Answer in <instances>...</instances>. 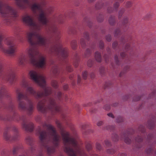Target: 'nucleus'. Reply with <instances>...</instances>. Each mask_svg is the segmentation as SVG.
Listing matches in <instances>:
<instances>
[{
    "label": "nucleus",
    "instance_id": "nucleus-55",
    "mask_svg": "<svg viewBox=\"0 0 156 156\" xmlns=\"http://www.w3.org/2000/svg\"><path fill=\"white\" fill-rule=\"evenodd\" d=\"M81 81V77L80 76L78 75L77 76V83L78 84H79L80 82Z\"/></svg>",
    "mask_w": 156,
    "mask_h": 156
},
{
    "label": "nucleus",
    "instance_id": "nucleus-50",
    "mask_svg": "<svg viewBox=\"0 0 156 156\" xmlns=\"http://www.w3.org/2000/svg\"><path fill=\"white\" fill-rule=\"evenodd\" d=\"M105 143L106 146L108 147H109L111 145L110 143L108 140H105Z\"/></svg>",
    "mask_w": 156,
    "mask_h": 156
},
{
    "label": "nucleus",
    "instance_id": "nucleus-60",
    "mask_svg": "<svg viewBox=\"0 0 156 156\" xmlns=\"http://www.w3.org/2000/svg\"><path fill=\"white\" fill-rule=\"evenodd\" d=\"M76 82H75V80H73L72 81V84L73 86H74Z\"/></svg>",
    "mask_w": 156,
    "mask_h": 156
},
{
    "label": "nucleus",
    "instance_id": "nucleus-15",
    "mask_svg": "<svg viewBox=\"0 0 156 156\" xmlns=\"http://www.w3.org/2000/svg\"><path fill=\"white\" fill-rule=\"evenodd\" d=\"M131 39V37L129 35H126L124 36H122L121 38V40L122 43H124L125 42H127L129 40H130Z\"/></svg>",
    "mask_w": 156,
    "mask_h": 156
},
{
    "label": "nucleus",
    "instance_id": "nucleus-54",
    "mask_svg": "<svg viewBox=\"0 0 156 156\" xmlns=\"http://www.w3.org/2000/svg\"><path fill=\"white\" fill-rule=\"evenodd\" d=\"M87 126V125L86 124H83L81 126V128L83 130L85 129Z\"/></svg>",
    "mask_w": 156,
    "mask_h": 156
},
{
    "label": "nucleus",
    "instance_id": "nucleus-22",
    "mask_svg": "<svg viewBox=\"0 0 156 156\" xmlns=\"http://www.w3.org/2000/svg\"><path fill=\"white\" fill-rule=\"evenodd\" d=\"M121 33L120 29H117L115 31L114 35L115 37H118L121 34Z\"/></svg>",
    "mask_w": 156,
    "mask_h": 156
},
{
    "label": "nucleus",
    "instance_id": "nucleus-33",
    "mask_svg": "<svg viewBox=\"0 0 156 156\" xmlns=\"http://www.w3.org/2000/svg\"><path fill=\"white\" fill-rule=\"evenodd\" d=\"M83 37L87 40H89V35L88 33L87 32H85L83 34Z\"/></svg>",
    "mask_w": 156,
    "mask_h": 156
},
{
    "label": "nucleus",
    "instance_id": "nucleus-3",
    "mask_svg": "<svg viewBox=\"0 0 156 156\" xmlns=\"http://www.w3.org/2000/svg\"><path fill=\"white\" fill-rule=\"evenodd\" d=\"M44 128L47 127L48 132L39 127L37 133L39 135L42 148L47 150L49 155L55 151V148L58 147L60 141V136L57 133L55 129L51 125L44 123L43 124Z\"/></svg>",
    "mask_w": 156,
    "mask_h": 156
},
{
    "label": "nucleus",
    "instance_id": "nucleus-38",
    "mask_svg": "<svg viewBox=\"0 0 156 156\" xmlns=\"http://www.w3.org/2000/svg\"><path fill=\"white\" fill-rule=\"evenodd\" d=\"M116 120L117 122H120L123 121V119L121 116H119L117 117Z\"/></svg>",
    "mask_w": 156,
    "mask_h": 156
},
{
    "label": "nucleus",
    "instance_id": "nucleus-28",
    "mask_svg": "<svg viewBox=\"0 0 156 156\" xmlns=\"http://www.w3.org/2000/svg\"><path fill=\"white\" fill-rule=\"evenodd\" d=\"M80 43L81 46L83 48H84L86 46V43L84 39L83 38H81L80 40Z\"/></svg>",
    "mask_w": 156,
    "mask_h": 156
},
{
    "label": "nucleus",
    "instance_id": "nucleus-34",
    "mask_svg": "<svg viewBox=\"0 0 156 156\" xmlns=\"http://www.w3.org/2000/svg\"><path fill=\"white\" fill-rule=\"evenodd\" d=\"M82 75L83 77V78L84 79H86L87 78L88 73L86 71H84L82 73Z\"/></svg>",
    "mask_w": 156,
    "mask_h": 156
},
{
    "label": "nucleus",
    "instance_id": "nucleus-30",
    "mask_svg": "<svg viewBox=\"0 0 156 156\" xmlns=\"http://www.w3.org/2000/svg\"><path fill=\"white\" fill-rule=\"evenodd\" d=\"M143 140V137L140 136H138L135 139V141L138 142H140L142 141Z\"/></svg>",
    "mask_w": 156,
    "mask_h": 156
},
{
    "label": "nucleus",
    "instance_id": "nucleus-62",
    "mask_svg": "<svg viewBox=\"0 0 156 156\" xmlns=\"http://www.w3.org/2000/svg\"><path fill=\"white\" fill-rule=\"evenodd\" d=\"M97 20L98 22H101L103 20V18H101V19L100 20L98 18Z\"/></svg>",
    "mask_w": 156,
    "mask_h": 156
},
{
    "label": "nucleus",
    "instance_id": "nucleus-44",
    "mask_svg": "<svg viewBox=\"0 0 156 156\" xmlns=\"http://www.w3.org/2000/svg\"><path fill=\"white\" fill-rule=\"evenodd\" d=\"M153 150L151 147L148 148L146 151L147 153L148 154H150L153 152Z\"/></svg>",
    "mask_w": 156,
    "mask_h": 156
},
{
    "label": "nucleus",
    "instance_id": "nucleus-10",
    "mask_svg": "<svg viewBox=\"0 0 156 156\" xmlns=\"http://www.w3.org/2000/svg\"><path fill=\"white\" fill-rule=\"evenodd\" d=\"M12 130L14 132L13 136H11L7 133V131L11 129L10 126H7L3 133L4 139L7 141L11 142L17 140L19 137V134L17 128L15 126L12 127Z\"/></svg>",
    "mask_w": 156,
    "mask_h": 156
},
{
    "label": "nucleus",
    "instance_id": "nucleus-63",
    "mask_svg": "<svg viewBox=\"0 0 156 156\" xmlns=\"http://www.w3.org/2000/svg\"><path fill=\"white\" fill-rule=\"evenodd\" d=\"M119 156H126V155L123 153L121 154H119Z\"/></svg>",
    "mask_w": 156,
    "mask_h": 156
},
{
    "label": "nucleus",
    "instance_id": "nucleus-13",
    "mask_svg": "<svg viewBox=\"0 0 156 156\" xmlns=\"http://www.w3.org/2000/svg\"><path fill=\"white\" fill-rule=\"evenodd\" d=\"M18 62L20 65H24L25 63H27L28 62L27 57L24 55H21L19 58Z\"/></svg>",
    "mask_w": 156,
    "mask_h": 156
},
{
    "label": "nucleus",
    "instance_id": "nucleus-18",
    "mask_svg": "<svg viewBox=\"0 0 156 156\" xmlns=\"http://www.w3.org/2000/svg\"><path fill=\"white\" fill-rule=\"evenodd\" d=\"M75 62L74 63V66L76 67L78 66V63L80 61V58L77 55H76L75 57Z\"/></svg>",
    "mask_w": 156,
    "mask_h": 156
},
{
    "label": "nucleus",
    "instance_id": "nucleus-59",
    "mask_svg": "<svg viewBox=\"0 0 156 156\" xmlns=\"http://www.w3.org/2000/svg\"><path fill=\"white\" fill-rule=\"evenodd\" d=\"M90 76L91 78H93L94 76V74L93 73H92L90 74Z\"/></svg>",
    "mask_w": 156,
    "mask_h": 156
},
{
    "label": "nucleus",
    "instance_id": "nucleus-17",
    "mask_svg": "<svg viewBox=\"0 0 156 156\" xmlns=\"http://www.w3.org/2000/svg\"><path fill=\"white\" fill-rule=\"evenodd\" d=\"M21 148V146L20 144L15 146L13 147L12 150V153L13 155L16 154L17 153L18 150Z\"/></svg>",
    "mask_w": 156,
    "mask_h": 156
},
{
    "label": "nucleus",
    "instance_id": "nucleus-39",
    "mask_svg": "<svg viewBox=\"0 0 156 156\" xmlns=\"http://www.w3.org/2000/svg\"><path fill=\"white\" fill-rule=\"evenodd\" d=\"M99 47L100 49H103L104 47V44L102 41H100L99 43Z\"/></svg>",
    "mask_w": 156,
    "mask_h": 156
},
{
    "label": "nucleus",
    "instance_id": "nucleus-61",
    "mask_svg": "<svg viewBox=\"0 0 156 156\" xmlns=\"http://www.w3.org/2000/svg\"><path fill=\"white\" fill-rule=\"evenodd\" d=\"M129 69V66H127L124 69V70L125 71V70H126L127 71V70H128V69Z\"/></svg>",
    "mask_w": 156,
    "mask_h": 156
},
{
    "label": "nucleus",
    "instance_id": "nucleus-9",
    "mask_svg": "<svg viewBox=\"0 0 156 156\" xmlns=\"http://www.w3.org/2000/svg\"><path fill=\"white\" fill-rule=\"evenodd\" d=\"M27 143L30 146V148L27 150L24 153L19 156H42V150L40 151L38 154L35 151V147L33 146V138L30 136H27L26 138Z\"/></svg>",
    "mask_w": 156,
    "mask_h": 156
},
{
    "label": "nucleus",
    "instance_id": "nucleus-46",
    "mask_svg": "<svg viewBox=\"0 0 156 156\" xmlns=\"http://www.w3.org/2000/svg\"><path fill=\"white\" fill-rule=\"evenodd\" d=\"M107 152L111 154H113L115 153V151L114 150L112 149H109L108 150Z\"/></svg>",
    "mask_w": 156,
    "mask_h": 156
},
{
    "label": "nucleus",
    "instance_id": "nucleus-35",
    "mask_svg": "<svg viewBox=\"0 0 156 156\" xmlns=\"http://www.w3.org/2000/svg\"><path fill=\"white\" fill-rule=\"evenodd\" d=\"M99 71L100 73L102 74H104L105 72V68L103 67H101L99 69Z\"/></svg>",
    "mask_w": 156,
    "mask_h": 156
},
{
    "label": "nucleus",
    "instance_id": "nucleus-43",
    "mask_svg": "<svg viewBox=\"0 0 156 156\" xmlns=\"http://www.w3.org/2000/svg\"><path fill=\"white\" fill-rule=\"evenodd\" d=\"M120 55L123 58L124 57H126L127 56V58L128 57V59H129V58L128 57V56H127V54H126L124 52H121L120 53Z\"/></svg>",
    "mask_w": 156,
    "mask_h": 156
},
{
    "label": "nucleus",
    "instance_id": "nucleus-31",
    "mask_svg": "<svg viewBox=\"0 0 156 156\" xmlns=\"http://www.w3.org/2000/svg\"><path fill=\"white\" fill-rule=\"evenodd\" d=\"M112 139L115 141H117L118 140L119 137L117 135L114 134L112 136Z\"/></svg>",
    "mask_w": 156,
    "mask_h": 156
},
{
    "label": "nucleus",
    "instance_id": "nucleus-64",
    "mask_svg": "<svg viewBox=\"0 0 156 156\" xmlns=\"http://www.w3.org/2000/svg\"><path fill=\"white\" fill-rule=\"evenodd\" d=\"M104 58L105 60V61L106 62H108V58H107L106 55L104 56Z\"/></svg>",
    "mask_w": 156,
    "mask_h": 156
},
{
    "label": "nucleus",
    "instance_id": "nucleus-49",
    "mask_svg": "<svg viewBox=\"0 0 156 156\" xmlns=\"http://www.w3.org/2000/svg\"><path fill=\"white\" fill-rule=\"evenodd\" d=\"M104 108L106 110H108L110 109V106L108 105H106L104 106Z\"/></svg>",
    "mask_w": 156,
    "mask_h": 156
},
{
    "label": "nucleus",
    "instance_id": "nucleus-19",
    "mask_svg": "<svg viewBox=\"0 0 156 156\" xmlns=\"http://www.w3.org/2000/svg\"><path fill=\"white\" fill-rule=\"evenodd\" d=\"M71 46L73 49H76L77 46V42L75 40H73L72 41L71 43Z\"/></svg>",
    "mask_w": 156,
    "mask_h": 156
},
{
    "label": "nucleus",
    "instance_id": "nucleus-14",
    "mask_svg": "<svg viewBox=\"0 0 156 156\" xmlns=\"http://www.w3.org/2000/svg\"><path fill=\"white\" fill-rule=\"evenodd\" d=\"M130 137V135L128 132L127 133H125L124 134V140L125 143L127 144H129L130 143L131 140Z\"/></svg>",
    "mask_w": 156,
    "mask_h": 156
},
{
    "label": "nucleus",
    "instance_id": "nucleus-4",
    "mask_svg": "<svg viewBox=\"0 0 156 156\" xmlns=\"http://www.w3.org/2000/svg\"><path fill=\"white\" fill-rule=\"evenodd\" d=\"M61 134L64 145V151L69 156H87L83 150L79 147L76 141L74 138L70 137L69 132L62 131Z\"/></svg>",
    "mask_w": 156,
    "mask_h": 156
},
{
    "label": "nucleus",
    "instance_id": "nucleus-2",
    "mask_svg": "<svg viewBox=\"0 0 156 156\" xmlns=\"http://www.w3.org/2000/svg\"><path fill=\"white\" fill-rule=\"evenodd\" d=\"M29 74L31 79L40 86L43 88V91L37 92L32 87L29 86L26 79H23L21 85L23 87L26 88L25 93H23L19 88L16 90L19 109L26 111L29 115L32 114L34 106L29 96L32 95L37 99H42L39 101L37 105V108L39 111L43 113L48 112L52 114L60 112L61 108L58 104L62 101L61 92L59 91L58 92L56 96L58 100L48 96L52 93V89L51 87L46 86L44 77L34 70L30 71Z\"/></svg>",
    "mask_w": 156,
    "mask_h": 156
},
{
    "label": "nucleus",
    "instance_id": "nucleus-29",
    "mask_svg": "<svg viewBox=\"0 0 156 156\" xmlns=\"http://www.w3.org/2000/svg\"><path fill=\"white\" fill-rule=\"evenodd\" d=\"M125 11L124 9V8L122 9L119 12V14H118V18L119 19L120 18L121 16H122V15L124 12Z\"/></svg>",
    "mask_w": 156,
    "mask_h": 156
},
{
    "label": "nucleus",
    "instance_id": "nucleus-58",
    "mask_svg": "<svg viewBox=\"0 0 156 156\" xmlns=\"http://www.w3.org/2000/svg\"><path fill=\"white\" fill-rule=\"evenodd\" d=\"M107 115L108 116L112 117V118H114V115L112 113H109Z\"/></svg>",
    "mask_w": 156,
    "mask_h": 156
},
{
    "label": "nucleus",
    "instance_id": "nucleus-37",
    "mask_svg": "<svg viewBox=\"0 0 156 156\" xmlns=\"http://www.w3.org/2000/svg\"><path fill=\"white\" fill-rule=\"evenodd\" d=\"M91 53V50L89 49H87L85 52V57H88V55H90Z\"/></svg>",
    "mask_w": 156,
    "mask_h": 156
},
{
    "label": "nucleus",
    "instance_id": "nucleus-41",
    "mask_svg": "<svg viewBox=\"0 0 156 156\" xmlns=\"http://www.w3.org/2000/svg\"><path fill=\"white\" fill-rule=\"evenodd\" d=\"M95 7L97 9H99L102 8V4L97 3L95 5Z\"/></svg>",
    "mask_w": 156,
    "mask_h": 156
},
{
    "label": "nucleus",
    "instance_id": "nucleus-53",
    "mask_svg": "<svg viewBox=\"0 0 156 156\" xmlns=\"http://www.w3.org/2000/svg\"><path fill=\"white\" fill-rule=\"evenodd\" d=\"M114 128H115V127L114 126H108L106 127V129H110V130H112L114 129Z\"/></svg>",
    "mask_w": 156,
    "mask_h": 156
},
{
    "label": "nucleus",
    "instance_id": "nucleus-8",
    "mask_svg": "<svg viewBox=\"0 0 156 156\" xmlns=\"http://www.w3.org/2000/svg\"><path fill=\"white\" fill-rule=\"evenodd\" d=\"M3 38V35L0 33V49L2 51L10 56H14L16 51L17 45L12 39H8L6 40V44L9 46L8 49H6L4 48L2 43Z\"/></svg>",
    "mask_w": 156,
    "mask_h": 156
},
{
    "label": "nucleus",
    "instance_id": "nucleus-40",
    "mask_svg": "<svg viewBox=\"0 0 156 156\" xmlns=\"http://www.w3.org/2000/svg\"><path fill=\"white\" fill-rule=\"evenodd\" d=\"M132 5V3L131 2L128 1L126 2V5L127 8H129L131 7Z\"/></svg>",
    "mask_w": 156,
    "mask_h": 156
},
{
    "label": "nucleus",
    "instance_id": "nucleus-52",
    "mask_svg": "<svg viewBox=\"0 0 156 156\" xmlns=\"http://www.w3.org/2000/svg\"><path fill=\"white\" fill-rule=\"evenodd\" d=\"M109 13L112 12H113V10H114V9H113L111 7H108L107 9Z\"/></svg>",
    "mask_w": 156,
    "mask_h": 156
},
{
    "label": "nucleus",
    "instance_id": "nucleus-48",
    "mask_svg": "<svg viewBox=\"0 0 156 156\" xmlns=\"http://www.w3.org/2000/svg\"><path fill=\"white\" fill-rule=\"evenodd\" d=\"M96 147L97 149L100 150L101 149V147L100 144L98 143H97L96 144Z\"/></svg>",
    "mask_w": 156,
    "mask_h": 156
},
{
    "label": "nucleus",
    "instance_id": "nucleus-27",
    "mask_svg": "<svg viewBox=\"0 0 156 156\" xmlns=\"http://www.w3.org/2000/svg\"><path fill=\"white\" fill-rule=\"evenodd\" d=\"M128 20L127 17H125L124 18V20L123 22V26L124 27H126L128 26Z\"/></svg>",
    "mask_w": 156,
    "mask_h": 156
},
{
    "label": "nucleus",
    "instance_id": "nucleus-1",
    "mask_svg": "<svg viewBox=\"0 0 156 156\" xmlns=\"http://www.w3.org/2000/svg\"><path fill=\"white\" fill-rule=\"evenodd\" d=\"M31 9L33 13L36 14L37 11H39L38 19L39 21L46 27L48 31L53 33L52 42H50L49 45L48 43L47 39L43 37L39 33L41 27L39 25L34 21L30 16L26 15L23 18V21L27 25L31 27L32 32H27V37L29 42L31 45L28 51V54L30 63L34 66L38 68H43L46 65L45 58L43 56H40L38 60L36 56L39 55L38 46H43L46 48L50 46L49 51L52 54L60 57L64 59L66 62V69L69 72L73 70L72 68L66 60L68 56L67 48H63L59 40V33L58 31L57 27L54 25H49L46 12L43 9L40 4L34 3L31 5Z\"/></svg>",
    "mask_w": 156,
    "mask_h": 156
},
{
    "label": "nucleus",
    "instance_id": "nucleus-36",
    "mask_svg": "<svg viewBox=\"0 0 156 156\" xmlns=\"http://www.w3.org/2000/svg\"><path fill=\"white\" fill-rule=\"evenodd\" d=\"M93 64V61L92 60H89L87 63V66L89 67H91Z\"/></svg>",
    "mask_w": 156,
    "mask_h": 156
},
{
    "label": "nucleus",
    "instance_id": "nucleus-16",
    "mask_svg": "<svg viewBox=\"0 0 156 156\" xmlns=\"http://www.w3.org/2000/svg\"><path fill=\"white\" fill-rule=\"evenodd\" d=\"M95 58L96 60L98 62H100L101 61V54L98 52V51H97L95 52L94 55Z\"/></svg>",
    "mask_w": 156,
    "mask_h": 156
},
{
    "label": "nucleus",
    "instance_id": "nucleus-42",
    "mask_svg": "<svg viewBox=\"0 0 156 156\" xmlns=\"http://www.w3.org/2000/svg\"><path fill=\"white\" fill-rule=\"evenodd\" d=\"M107 41H110L112 40L111 36L110 34H108L106 37Z\"/></svg>",
    "mask_w": 156,
    "mask_h": 156
},
{
    "label": "nucleus",
    "instance_id": "nucleus-57",
    "mask_svg": "<svg viewBox=\"0 0 156 156\" xmlns=\"http://www.w3.org/2000/svg\"><path fill=\"white\" fill-rule=\"evenodd\" d=\"M68 87V86L67 84H65L63 86V88L65 90H66Z\"/></svg>",
    "mask_w": 156,
    "mask_h": 156
},
{
    "label": "nucleus",
    "instance_id": "nucleus-24",
    "mask_svg": "<svg viewBox=\"0 0 156 156\" xmlns=\"http://www.w3.org/2000/svg\"><path fill=\"white\" fill-rule=\"evenodd\" d=\"M124 0H117V1L114 4V9L116 10L117 9L119 6V3L118 1H119L120 2H122Z\"/></svg>",
    "mask_w": 156,
    "mask_h": 156
},
{
    "label": "nucleus",
    "instance_id": "nucleus-5",
    "mask_svg": "<svg viewBox=\"0 0 156 156\" xmlns=\"http://www.w3.org/2000/svg\"><path fill=\"white\" fill-rule=\"evenodd\" d=\"M5 98L8 100L9 102L7 105H3V107L5 108L11 112L12 115H7L5 117H4L0 114V120L9 121L12 120L19 121V115L16 112L15 106L12 101V99L9 94L7 92L6 87L2 85L0 86V104L2 105V100Z\"/></svg>",
    "mask_w": 156,
    "mask_h": 156
},
{
    "label": "nucleus",
    "instance_id": "nucleus-45",
    "mask_svg": "<svg viewBox=\"0 0 156 156\" xmlns=\"http://www.w3.org/2000/svg\"><path fill=\"white\" fill-rule=\"evenodd\" d=\"M118 45V43L116 41L114 42L112 44V47L113 49H115L116 48Z\"/></svg>",
    "mask_w": 156,
    "mask_h": 156
},
{
    "label": "nucleus",
    "instance_id": "nucleus-26",
    "mask_svg": "<svg viewBox=\"0 0 156 156\" xmlns=\"http://www.w3.org/2000/svg\"><path fill=\"white\" fill-rule=\"evenodd\" d=\"M86 147L87 151H89L92 149V147L90 142H88L86 144Z\"/></svg>",
    "mask_w": 156,
    "mask_h": 156
},
{
    "label": "nucleus",
    "instance_id": "nucleus-23",
    "mask_svg": "<svg viewBox=\"0 0 156 156\" xmlns=\"http://www.w3.org/2000/svg\"><path fill=\"white\" fill-rule=\"evenodd\" d=\"M124 45L125 46V50L126 51H128V53H129V51L130 50L131 48L130 44L129 43H127L126 45Z\"/></svg>",
    "mask_w": 156,
    "mask_h": 156
},
{
    "label": "nucleus",
    "instance_id": "nucleus-7",
    "mask_svg": "<svg viewBox=\"0 0 156 156\" xmlns=\"http://www.w3.org/2000/svg\"><path fill=\"white\" fill-rule=\"evenodd\" d=\"M0 79L8 82L11 85L14 83L16 80L15 70L13 68H9L5 72H3L2 63L1 60H0Z\"/></svg>",
    "mask_w": 156,
    "mask_h": 156
},
{
    "label": "nucleus",
    "instance_id": "nucleus-21",
    "mask_svg": "<svg viewBox=\"0 0 156 156\" xmlns=\"http://www.w3.org/2000/svg\"><path fill=\"white\" fill-rule=\"evenodd\" d=\"M60 70L57 66H56L55 68H53V72L55 75L58 74L60 72Z\"/></svg>",
    "mask_w": 156,
    "mask_h": 156
},
{
    "label": "nucleus",
    "instance_id": "nucleus-20",
    "mask_svg": "<svg viewBox=\"0 0 156 156\" xmlns=\"http://www.w3.org/2000/svg\"><path fill=\"white\" fill-rule=\"evenodd\" d=\"M108 21L109 23L111 25H113L115 22V16H111L109 19Z\"/></svg>",
    "mask_w": 156,
    "mask_h": 156
},
{
    "label": "nucleus",
    "instance_id": "nucleus-11",
    "mask_svg": "<svg viewBox=\"0 0 156 156\" xmlns=\"http://www.w3.org/2000/svg\"><path fill=\"white\" fill-rule=\"evenodd\" d=\"M20 119L22 121V124L23 128L27 131L32 132L34 129V125L31 122H29L26 116H23Z\"/></svg>",
    "mask_w": 156,
    "mask_h": 156
},
{
    "label": "nucleus",
    "instance_id": "nucleus-25",
    "mask_svg": "<svg viewBox=\"0 0 156 156\" xmlns=\"http://www.w3.org/2000/svg\"><path fill=\"white\" fill-rule=\"evenodd\" d=\"M52 86L55 89L57 88L58 86V82L55 80H53L51 82Z\"/></svg>",
    "mask_w": 156,
    "mask_h": 156
},
{
    "label": "nucleus",
    "instance_id": "nucleus-56",
    "mask_svg": "<svg viewBox=\"0 0 156 156\" xmlns=\"http://www.w3.org/2000/svg\"><path fill=\"white\" fill-rule=\"evenodd\" d=\"M103 124V122L102 121H99L97 123V125L98 126H100Z\"/></svg>",
    "mask_w": 156,
    "mask_h": 156
},
{
    "label": "nucleus",
    "instance_id": "nucleus-6",
    "mask_svg": "<svg viewBox=\"0 0 156 156\" xmlns=\"http://www.w3.org/2000/svg\"><path fill=\"white\" fill-rule=\"evenodd\" d=\"M0 13L5 17V22L9 25L13 22L17 16L16 10L9 6L3 0H0Z\"/></svg>",
    "mask_w": 156,
    "mask_h": 156
},
{
    "label": "nucleus",
    "instance_id": "nucleus-51",
    "mask_svg": "<svg viewBox=\"0 0 156 156\" xmlns=\"http://www.w3.org/2000/svg\"><path fill=\"white\" fill-rule=\"evenodd\" d=\"M62 16H60L57 19V21H58L60 23H62Z\"/></svg>",
    "mask_w": 156,
    "mask_h": 156
},
{
    "label": "nucleus",
    "instance_id": "nucleus-12",
    "mask_svg": "<svg viewBox=\"0 0 156 156\" xmlns=\"http://www.w3.org/2000/svg\"><path fill=\"white\" fill-rule=\"evenodd\" d=\"M16 1L17 5L21 9L26 8L27 5H30L29 0H16Z\"/></svg>",
    "mask_w": 156,
    "mask_h": 156
},
{
    "label": "nucleus",
    "instance_id": "nucleus-32",
    "mask_svg": "<svg viewBox=\"0 0 156 156\" xmlns=\"http://www.w3.org/2000/svg\"><path fill=\"white\" fill-rule=\"evenodd\" d=\"M114 59L116 64L119 65V62L118 59V57L117 55H115L114 57Z\"/></svg>",
    "mask_w": 156,
    "mask_h": 156
},
{
    "label": "nucleus",
    "instance_id": "nucleus-47",
    "mask_svg": "<svg viewBox=\"0 0 156 156\" xmlns=\"http://www.w3.org/2000/svg\"><path fill=\"white\" fill-rule=\"evenodd\" d=\"M141 97L140 96H136L133 99V101H137L141 99Z\"/></svg>",
    "mask_w": 156,
    "mask_h": 156
}]
</instances>
